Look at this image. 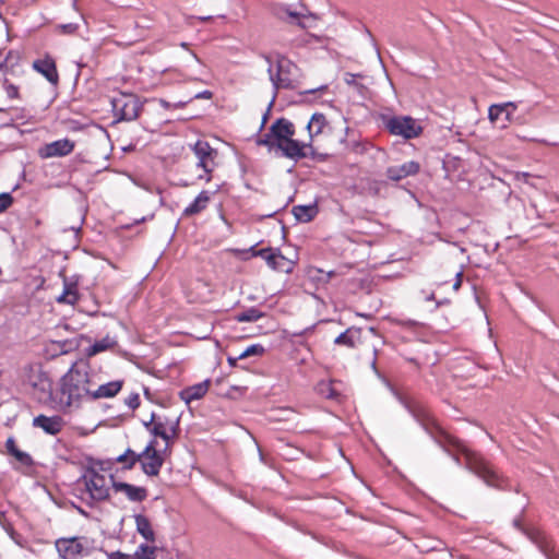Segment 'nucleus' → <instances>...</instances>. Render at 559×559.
Masks as SVG:
<instances>
[{
  "instance_id": "obj_31",
  "label": "nucleus",
  "mask_w": 559,
  "mask_h": 559,
  "mask_svg": "<svg viewBox=\"0 0 559 559\" xmlns=\"http://www.w3.org/2000/svg\"><path fill=\"white\" fill-rule=\"evenodd\" d=\"M123 559H155L156 547L141 544L133 555H121Z\"/></svg>"
},
{
  "instance_id": "obj_36",
  "label": "nucleus",
  "mask_w": 559,
  "mask_h": 559,
  "mask_svg": "<svg viewBox=\"0 0 559 559\" xmlns=\"http://www.w3.org/2000/svg\"><path fill=\"white\" fill-rule=\"evenodd\" d=\"M262 317V313L254 308L235 314L234 319L238 322H253Z\"/></svg>"
},
{
  "instance_id": "obj_50",
  "label": "nucleus",
  "mask_w": 559,
  "mask_h": 559,
  "mask_svg": "<svg viewBox=\"0 0 559 559\" xmlns=\"http://www.w3.org/2000/svg\"><path fill=\"white\" fill-rule=\"evenodd\" d=\"M297 352L300 353V352H308V348L307 346L304 344V343H300L297 347Z\"/></svg>"
},
{
  "instance_id": "obj_29",
  "label": "nucleus",
  "mask_w": 559,
  "mask_h": 559,
  "mask_svg": "<svg viewBox=\"0 0 559 559\" xmlns=\"http://www.w3.org/2000/svg\"><path fill=\"white\" fill-rule=\"evenodd\" d=\"M79 299L78 282H64L63 293L57 297L58 302L74 305Z\"/></svg>"
},
{
  "instance_id": "obj_43",
  "label": "nucleus",
  "mask_w": 559,
  "mask_h": 559,
  "mask_svg": "<svg viewBox=\"0 0 559 559\" xmlns=\"http://www.w3.org/2000/svg\"><path fill=\"white\" fill-rule=\"evenodd\" d=\"M271 80L274 84V87L278 88V82H280V63L275 64V71L271 74Z\"/></svg>"
},
{
  "instance_id": "obj_40",
  "label": "nucleus",
  "mask_w": 559,
  "mask_h": 559,
  "mask_svg": "<svg viewBox=\"0 0 559 559\" xmlns=\"http://www.w3.org/2000/svg\"><path fill=\"white\" fill-rule=\"evenodd\" d=\"M13 202L11 194L1 193L0 194V213L4 212Z\"/></svg>"
},
{
  "instance_id": "obj_12",
  "label": "nucleus",
  "mask_w": 559,
  "mask_h": 559,
  "mask_svg": "<svg viewBox=\"0 0 559 559\" xmlns=\"http://www.w3.org/2000/svg\"><path fill=\"white\" fill-rule=\"evenodd\" d=\"M515 525L519 526L535 545H537L547 559H559L555 551L552 540L544 531L533 526L521 527L519 522H515Z\"/></svg>"
},
{
  "instance_id": "obj_44",
  "label": "nucleus",
  "mask_w": 559,
  "mask_h": 559,
  "mask_svg": "<svg viewBox=\"0 0 559 559\" xmlns=\"http://www.w3.org/2000/svg\"><path fill=\"white\" fill-rule=\"evenodd\" d=\"M282 260H285V257L282 254ZM293 261H287V262H284L282 261V265H281V269L282 271L286 272V273H289L290 270H292V265H293Z\"/></svg>"
},
{
  "instance_id": "obj_9",
  "label": "nucleus",
  "mask_w": 559,
  "mask_h": 559,
  "mask_svg": "<svg viewBox=\"0 0 559 559\" xmlns=\"http://www.w3.org/2000/svg\"><path fill=\"white\" fill-rule=\"evenodd\" d=\"M20 379L33 390L51 394V381L39 362H31L22 367Z\"/></svg>"
},
{
  "instance_id": "obj_13",
  "label": "nucleus",
  "mask_w": 559,
  "mask_h": 559,
  "mask_svg": "<svg viewBox=\"0 0 559 559\" xmlns=\"http://www.w3.org/2000/svg\"><path fill=\"white\" fill-rule=\"evenodd\" d=\"M74 150V142L69 139H61L47 143L38 150L41 158L62 157L72 153Z\"/></svg>"
},
{
  "instance_id": "obj_33",
  "label": "nucleus",
  "mask_w": 559,
  "mask_h": 559,
  "mask_svg": "<svg viewBox=\"0 0 559 559\" xmlns=\"http://www.w3.org/2000/svg\"><path fill=\"white\" fill-rule=\"evenodd\" d=\"M326 118L322 114H314L308 123V129L311 135H318L323 132L326 127Z\"/></svg>"
},
{
  "instance_id": "obj_35",
  "label": "nucleus",
  "mask_w": 559,
  "mask_h": 559,
  "mask_svg": "<svg viewBox=\"0 0 559 559\" xmlns=\"http://www.w3.org/2000/svg\"><path fill=\"white\" fill-rule=\"evenodd\" d=\"M448 282H436V288L427 296V300H435L437 306L448 304L450 300L443 295V287Z\"/></svg>"
},
{
  "instance_id": "obj_3",
  "label": "nucleus",
  "mask_w": 559,
  "mask_h": 559,
  "mask_svg": "<svg viewBox=\"0 0 559 559\" xmlns=\"http://www.w3.org/2000/svg\"><path fill=\"white\" fill-rule=\"evenodd\" d=\"M55 547L62 559H82L96 549L95 540L87 536L60 537L55 542Z\"/></svg>"
},
{
  "instance_id": "obj_19",
  "label": "nucleus",
  "mask_w": 559,
  "mask_h": 559,
  "mask_svg": "<svg viewBox=\"0 0 559 559\" xmlns=\"http://www.w3.org/2000/svg\"><path fill=\"white\" fill-rule=\"evenodd\" d=\"M361 338L362 329L350 326L346 329L343 333H341L337 337H335L334 344L354 349L357 348L362 343Z\"/></svg>"
},
{
  "instance_id": "obj_34",
  "label": "nucleus",
  "mask_w": 559,
  "mask_h": 559,
  "mask_svg": "<svg viewBox=\"0 0 559 559\" xmlns=\"http://www.w3.org/2000/svg\"><path fill=\"white\" fill-rule=\"evenodd\" d=\"M292 212L297 221L309 222L316 215L317 210L313 206L298 205V206H294Z\"/></svg>"
},
{
  "instance_id": "obj_49",
  "label": "nucleus",
  "mask_w": 559,
  "mask_h": 559,
  "mask_svg": "<svg viewBox=\"0 0 559 559\" xmlns=\"http://www.w3.org/2000/svg\"><path fill=\"white\" fill-rule=\"evenodd\" d=\"M462 285V282H453L452 290L457 292Z\"/></svg>"
},
{
  "instance_id": "obj_42",
  "label": "nucleus",
  "mask_w": 559,
  "mask_h": 559,
  "mask_svg": "<svg viewBox=\"0 0 559 559\" xmlns=\"http://www.w3.org/2000/svg\"><path fill=\"white\" fill-rule=\"evenodd\" d=\"M329 86L326 84L308 88V90H300V94H316V93H325L328 91Z\"/></svg>"
},
{
  "instance_id": "obj_39",
  "label": "nucleus",
  "mask_w": 559,
  "mask_h": 559,
  "mask_svg": "<svg viewBox=\"0 0 559 559\" xmlns=\"http://www.w3.org/2000/svg\"><path fill=\"white\" fill-rule=\"evenodd\" d=\"M3 88L9 98L13 99V98L17 97V87L15 85L9 83V81L7 79H4Z\"/></svg>"
},
{
  "instance_id": "obj_4",
  "label": "nucleus",
  "mask_w": 559,
  "mask_h": 559,
  "mask_svg": "<svg viewBox=\"0 0 559 559\" xmlns=\"http://www.w3.org/2000/svg\"><path fill=\"white\" fill-rule=\"evenodd\" d=\"M190 148L195 158L197 169L202 171L198 175V179L210 182L212 180V174L218 165L217 150L212 147L209 142L203 140H198L194 144L190 145Z\"/></svg>"
},
{
  "instance_id": "obj_37",
  "label": "nucleus",
  "mask_w": 559,
  "mask_h": 559,
  "mask_svg": "<svg viewBox=\"0 0 559 559\" xmlns=\"http://www.w3.org/2000/svg\"><path fill=\"white\" fill-rule=\"evenodd\" d=\"M263 353V347L261 345H251L242 353L238 355V358L245 359L252 355H261Z\"/></svg>"
},
{
  "instance_id": "obj_45",
  "label": "nucleus",
  "mask_w": 559,
  "mask_h": 559,
  "mask_svg": "<svg viewBox=\"0 0 559 559\" xmlns=\"http://www.w3.org/2000/svg\"><path fill=\"white\" fill-rule=\"evenodd\" d=\"M274 100H275V96L273 97L272 102L270 103V105H269V108H267L266 112L263 115V118H262V126H261V127H263V126L265 124V122H266V120H267L269 111H270V109H271V106L274 104Z\"/></svg>"
},
{
  "instance_id": "obj_11",
  "label": "nucleus",
  "mask_w": 559,
  "mask_h": 559,
  "mask_svg": "<svg viewBox=\"0 0 559 559\" xmlns=\"http://www.w3.org/2000/svg\"><path fill=\"white\" fill-rule=\"evenodd\" d=\"M384 124L391 134L406 140L415 139L423 132L421 126L409 116L391 117L385 120Z\"/></svg>"
},
{
  "instance_id": "obj_47",
  "label": "nucleus",
  "mask_w": 559,
  "mask_h": 559,
  "mask_svg": "<svg viewBox=\"0 0 559 559\" xmlns=\"http://www.w3.org/2000/svg\"><path fill=\"white\" fill-rule=\"evenodd\" d=\"M62 28L64 29V32L72 33L76 29V26L74 24H66L62 25Z\"/></svg>"
},
{
  "instance_id": "obj_51",
  "label": "nucleus",
  "mask_w": 559,
  "mask_h": 559,
  "mask_svg": "<svg viewBox=\"0 0 559 559\" xmlns=\"http://www.w3.org/2000/svg\"><path fill=\"white\" fill-rule=\"evenodd\" d=\"M281 457H282V460H293V459H294V455H286V454H284V453L282 452Z\"/></svg>"
},
{
  "instance_id": "obj_7",
  "label": "nucleus",
  "mask_w": 559,
  "mask_h": 559,
  "mask_svg": "<svg viewBox=\"0 0 559 559\" xmlns=\"http://www.w3.org/2000/svg\"><path fill=\"white\" fill-rule=\"evenodd\" d=\"M282 26L285 29L297 27L300 31V43H306L307 29L312 26L316 21V16L308 12V9L302 3L297 9L290 7L282 8Z\"/></svg>"
},
{
  "instance_id": "obj_48",
  "label": "nucleus",
  "mask_w": 559,
  "mask_h": 559,
  "mask_svg": "<svg viewBox=\"0 0 559 559\" xmlns=\"http://www.w3.org/2000/svg\"><path fill=\"white\" fill-rule=\"evenodd\" d=\"M238 360H241L240 358H238V356L237 357H228V364L230 366H236Z\"/></svg>"
},
{
  "instance_id": "obj_28",
  "label": "nucleus",
  "mask_w": 559,
  "mask_h": 559,
  "mask_svg": "<svg viewBox=\"0 0 559 559\" xmlns=\"http://www.w3.org/2000/svg\"><path fill=\"white\" fill-rule=\"evenodd\" d=\"M210 194L207 191H202L194 201L185 209L183 214L186 216H192L195 214L201 213L203 210L206 209L209 202H210Z\"/></svg>"
},
{
  "instance_id": "obj_2",
  "label": "nucleus",
  "mask_w": 559,
  "mask_h": 559,
  "mask_svg": "<svg viewBox=\"0 0 559 559\" xmlns=\"http://www.w3.org/2000/svg\"><path fill=\"white\" fill-rule=\"evenodd\" d=\"M91 380L87 367L83 362H74L60 380V389L56 392L59 407H79L84 397L91 399Z\"/></svg>"
},
{
  "instance_id": "obj_20",
  "label": "nucleus",
  "mask_w": 559,
  "mask_h": 559,
  "mask_svg": "<svg viewBox=\"0 0 559 559\" xmlns=\"http://www.w3.org/2000/svg\"><path fill=\"white\" fill-rule=\"evenodd\" d=\"M124 384L123 380H114L98 385L96 389L91 390V400L111 399L116 396Z\"/></svg>"
},
{
  "instance_id": "obj_26",
  "label": "nucleus",
  "mask_w": 559,
  "mask_h": 559,
  "mask_svg": "<svg viewBox=\"0 0 559 559\" xmlns=\"http://www.w3.org/2000/svg\"><path fill=\"white\" fill-rule=\"evenodd\" d=\"M136 532L146 540L155 542V532L152 527L151 521L143 514L134 515Z\"/></svg>"
},
{
  "instance_id": "obj_22",
  "label": "nucleus",
  "mask_w": 559,
  "mask_h": 559,
  "mask_svg": "<svg viewBox=\"0 0 559 559\" xmlns=\"http://www.w3.org/2000/svg\"><path fill=\"white\" fill-rule=\"evenodd\" d=\"M209 388L210 381L206 380L185 388L180 391L179 396L185 403L190 404L193 401L202 399L207 393Z\"/></svg>"
},
{
  "instance_id": "obj_32",
  "label": "nucleus",
  "mask_w": 559,
  "mask_h": 559,
  "mask_svg": "<svg viewBox=\"0 0 559 559\" xmlns=\"http://www.w3.org/2000/svg\"><path fill=\"white\" fill-rule=\"evenodd\" d=\"M116 463H120L123 469H131L139 462V453L127 449L124 453L116 457Z\"/></svg>"
},
{
  "instance_id": "obj_56",
  "label": "nucleus",
  "mask_w": 559,
  "mask_h": 559,
  "mask_svg": "<svg viewBox=\"0 0 559 559\" xmlns=\"http://www.w3.org/2000/svg\"><path fill=\"white\" fill-rule=\"evenodd\" d=\"M290 418L289 417H281V420L284 421V420H289Z\"/></svg>"
},
{
  "instance_id": "obj_5",
  "label": "nucleus",
  "mask_w": 559,
  "mask_h": 559,
  "mask_svg": "<svg viewBox=\"0 0 559 559\" xmlns=\"http://www.w3.org/2000/svg\"><path fill=\"white\" fill-rule=\"evenodd\" d=\"M81 481L91 499L95 501H104L110 496V484L112 485V476L107 477L99 473L96 468H87L81 477Z\"/></svg>"
},
{
  "instance_id": "obj_38",
  "label": "nucleus",
  "mask_w": 559,
  "mask_h": 559,
  "mask_svg": "<svg viewBox=\"0 0 559 559\" xmlns=\"http://www.w3.org/2000/svg\"><path fill=\"white\" fill-rule=\"evenodd\" d=\"M294 134V126L288 120L282 118V140L290 139Z\"/></svg>"
},
{
  "instance_id": "obj_14",
  "label": "nucleus",
  "mask_w": 559,
  "mask_h": 559,
  "mask_svg": "<svg viewBox=\"0 0 559 559\" xmlns=\"http://www.w3.org/2000/svg\"><path fill=\"white\" fill-rule=\"evenodd\" d=\"M33 426L41 429L47 435L57 436L64 428L66 421L59 415L46 416L40 414L34 417Z\"/></svg>"
},
{
  "instance_id": "obj_10",
  "label": "nucleus",
  "mask_w": 559,
  "mask_h": 559,
  "mask_svg": "<svg viewBox=\"0 0 559 559\" xmlns=\"http://www.w3.org/2000/svg\"><path fill=\"white\" fill-rule=\"evenodd\" d=\"M166 454L167 452H164V450H157L156 439L150 440L144 450L139 453V463L141 464L142 472L148 477L158 476L165 462L164 455Z\"/></svg>"
},
{
  "instance_id": "obj_16",
  "label": "nucleus",
  "mask_w": 559,
  "mask_h": 559,
  "mask_svg": "<svg viewBox=\"0 0 559 559\" xmlns=\"http://www.w3.org/2000/svg\"><path fill=\"white\" fill-rule=\"evenodd\" d=\"M257 144L265 146L275 156L280 154V118L273 121L267 133L258 136Z\"/></svg>"
},
{
  "instance_id": "obj_18",
  "label": "nucleus",
  "mask_w": 559,
  "mask_h": 559,
  "mask_svg": "<svg viewBox=\"0 0 559 559\" xmlns=\"http://www.w3.org/2000/svg\"><path fill=\"white\" fill-rule=\"evenodd\" d=\"M420 165L415 160L406 162L400 166H390L386 168L385 175L393 181H400L408 176L417 175Z\"/></svg>"
},
{
  "instance_id": "obj_30",
  "label": "nucleus",
  "mask_w": 559,
  "mask_h": 559,
  "mask_svg": "<svg viewBox=\"0 0 559 559\" xmlns=\"http://www.w3.org/2000/svg\"><path fill=\"white\" fill-rule=\"evenodd\" d=\"M117 345V342L115 338L110 336H105L104 338L96 341L88 349L87 355L88 356H95L102 352L112 349Z\"/></svg>"
},
{
  "instance_id": "obj_53",
  "label": "nucleus",
  "mask_w": 559,
  "mask_h": 559,
  "mask_svg": "<svg viewBox=\"0 0 559 559\" xmlns=\"http://www.w3.org/2000/svg\"><path fill=\"white\" fill-rule=\"evenodd\" d=\"M159 104L163 106V107H168V103L164 99H159Z\"/></svg>"
},
{
  "instance_id": "obj_24",
  "label": "nucleus",
  "mask_w": 559,
  "mask_h": 559,
  "mask_svg": "<svg viewBox=\"0 0 559 559\" xmlns=\"http://www.w3.org/2000/svg\"><path fill=\"white\" fill-rule=\"evenodd\" d=\"M306 147V144L292 139L282 140V154L293 159L305 157Z\"/></svg>"
},
{
  "instance_id": "obj_23",
  "label": "nucleus",
  "mask_w": 559,
  "mask_h": 559,
  "mask_svg": "<svg viewBox=\"0 0 559 559\" xmlns=\"http://www.w3.org/2000/svg\"><path fill=\"white\" fill-rule=\"evenodd\" d=\"M7 453L13 456L22 466L31 467L34 464L33 457L19 449L14 438L10 437L5 441Z\"/></svg>"
},
{
  "instance_id": "obj_6",
  "label": "nucleus",
  "mask_w": 559,
  "mask_h": 559,
  "mask_svg": "<svg viewBox=\"0 0 559 559\" xmlns=\"http://www.w3.org/2000/svg\"><path fill=\"white\" fill-rule=\"evenodd\" d=\"M144 425L150 433L154 436L153 439L159 437L165 441L164 452H169L173 440L179 435L178 421L170 420L165 416L152 414L150 420L144 423Z\"/></svg>"
},
{
  "instance_id": "obj_52",
  "label": "nucleus",
  "mask_w": 559,
  "mask_h": 559,
  "mask_svg": "<svg viewBox=\"0 0 559 559\" xmlns=\"http://www.w3.org/2000/svg\"><path fill=\"white\" fill-rule=\"evenodd\" d=\"M463 278V272L462 271H459L456 274H455V280H462Z\"/></svg>"
},
{
  "instance_id": "obj_8",
  "label": "nucleus",
  "mask_w": 559,
  "mask_h": 559,
  "mask_svg": "<svg viewBox=\"0 0 559 559\" xmlns=\"http://www.w3.org/2000/svg\"><path fill=\"white\" fill-rule=\"evenodd\" d=\"M111 106L115 116L119 120L132 121L135 120L141 111V99L131 93H118L111 97Z\"/></svg>"
},
{
  "instance_id": "obj_17",
  "label": "nucleus",
  "mask_w": 559,
  "mask_h": 559,
  "mask_svg": "<svg viewBox=\"0 0 559 559\" xmlns=\"http://www.w3.org/2000/svg\"><path fill=\"white\" fill-rule=\"evenodd\" d=\"M116 492H122L132 502H142L147 498V489L123 481H112Z\"/></svg>"
},
{
  "instance_id": "obj_57",
  "label": "nucleus",
  "mask_w": 559,
  "mask_h": 559,
  "mask_svg": "<svg viewBox=\"0 0 559 559\" xmlns=\"http://www.w3.org/2000/svg\"><path fill=\"white\" fill-rule=\"evenodd\" d=\"M539 143H543V144H546V141L545 140H540L538 141Z\"/></svg>"
},
{
  "instance_id": "obj_21",
  "label": "nucleus",
  "mask_w": 559,
  "mask_h": 559,
  "mask_svg": "<svg viewBox=\"0 0 559 559\" xmlns=\"http://www.w3.org/2000/svg\"><path fill=\"white\" fill-rule=\"evenodd\" d=\"M33 68L43 74L51 84H57L59 75L57 72L55 60L50 57L35 60Z\"/></svg>"
},
{
  "instance_id": "obj_55",
  "label": "nucleus",
  "mask_w": 559,
  "mask_h": 559,
  "mask_svg": "<svg viewBox=\"0 0 559 559\" xmlns=\"http://www.w3.org/2000/svg\"><path fill=\"white\" fill-rule=\"evenodd\" d=\"M288 345H292V342H290V341L285 342V343H282V347H283V346L287 347Z\"/></svg>"
},
{
  "instance_id": "obj_1",
  "label": "nucleus",
  "mask_w": 559,
  "mask_h": 559,
  "mask_svg": "<svg viewBox=\"0 0 559 559\" xmlns=\"http://www.w3.org/2000/svg\"><path fill=\"white\" fill-rule=\"evenodd\" d=\"M444 442L448 450L453 452L454 459L459 462V454L463 455L465 467L480 478L487 486L503 490L509 487V479L480 452L468 448L459 438L447 435Z\"/></svg>"
},
{
  "instance_id": "obj_27",
  "label": "nucleus",
  "mask_w": 559,
  "mask_h": 559,
  "mask_svg": "<svg viewBox=\"0 0 559 559\" xmlns=\"http://www.w3.org/2000/svg\"><path fill=\"white\" fill-rule=\"evenodd\" d=\"M513 103H504L501 105H491L488 110V118L491 122L498 121L502 114H506V120H511V115L515 110Z\"/></svg>"
},
{
  "instance_id": "obj_25",
  "label": "nucleus",
  "mask_w": 559,
  "mask_h": 559,
  "mask_svg": "<svg viewBox=\"0 0 559 559\" xmlns=\"http://www.w3.org/2000/svg\"><path fill=\"white\" fill-rule=\"evenodd\" d=\"M241 253L243 254L245 259H247L249 257H260L261 259H263L266 262L269 267L276 269L277 255L275 254V252L273 251L272 248L267 247V248H262V249L255 250L254 247H251L248 250L241 251Z\"/></svg>"
},
{
  "instance_id": "obj_54",
  "label": "nucleus",
  "mask_w": 559,
  "mask_h": 559,
  "mask_svg": "<svg viewBox=\"0 0 559 559\" xmlns=\"http://www.w3.org/2000/svg\"><path fill=\"white\" fill-rule=\"evenodd\" d=\"M283 412H287L289 415L295 416V412H294L293 409H283V408H282V413H283Z\"/></svg>"
},
{
  "instance_id": "obj_41",
  "label": "nucleus",
  "mask_w": 559,
  "mask_h": 559,
  "mask_svg": "<svg viewBox=\"0 0 559 559\" xmlns=\"http://www.w3.org/2000/svg\"><path fill=\"white\" fill-rule=\"evenodd\" d=\"M124 403L131 408L136 409L140 406V396L138 393H131L126 400Z\"/></svg>"
},
{
  "instance_id": "obj_46",
  "label": "nucleus",
  "mask_w": 559,
  "mask_h": 559,
  "mask_svg": "<svg viewBox=\"0 0 559 559\" xmlns=\"http://www.w3.org/2000/svg\"><path fill=\"white\" fill-rule=\"evenodd\" d=\"M195 97L210 99L212 97V93L210 91H204V92L198 94Z\"/></svg>"
},
{
  "instance_id": "obj_15",
  "label": "nucleus",
  "mask_w": 559,
  "mask_h": 559,
  "mask_svg": "<svg viewBox=\"0 0 559 559\" xmlns=\"http://www.w3.org/2000/svg\"><path fill=\"white\" fill-rule=\"evenodd\" d=\"M301 71L292 61L282 58V88H301Z\"/></svg>"
}]
</instances>
